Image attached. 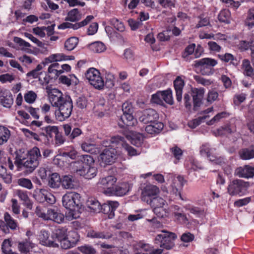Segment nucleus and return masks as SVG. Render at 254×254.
Instances as JSON below:
<instances>
[{
    "label": "nucleus",
    "mask_w": 254,
    "mask_h": 254,
    "mask_svg": "<svg viewBox=\"0 0 254 254\" xmlns=\"http://www.w3.org/2000/svg\"><path fill=\"white\" fill-rule=\"evenodd\" d=\"M47 92L50 102L53 107L56 108L55 111L56 120L63 122L68 119L71 114L73 108L71 97L64 94L56 88L49 90Z\"/></svg>",
    "instance_id": "f257e3e1"
},
{
    "label": "nucleus",
    "mask_w": 254,
    "mask_h": 254,
    "mask_svg": "<svg viewBox=\"0 0 254 254\" xmlns=\"http://www.w3.org/2000/svg\"><path fill=\"white\" fill-rule=\"evenodd\" d=\"M70 165L73 172L85 179H91L94 178L97 173L94 160L89 155L79 156L78 161L72 163Z\"/></svg>",
    "instance_id": "f03ea898"
},
{
    "label": "nucleus",
    "mask_w": 254,
    "mask_h": 254,
    "mask_svg": "<svg viewBox=\"0 0 254 254\" xmlns=\"http://www.w3.org/2000/svg\"><path fill=\"white\" fill-rule=\"evenodd\" d=\"M80 197L79 194L74 192L67 193L63 196V206L68 209L65 215L66 220L71 221L79 217L78 214L74 213V208L78 205Z\"/></svg>",
    "instance_id": "7ed1b4c3"
},
{
    "label": "nucleus",
    "mask_w": 254,
    "mask_h": 254,
    "mask_svg": "<svg viewBox=\"0 0 254 254\" xmlns=\"http://www.w3.org/2000/svg\"><path fill=\"white\" fill-rule=\"evenodd\" d=\"M109 140H104L103 145L105 147H109L103 150L98 158V161L101 166L105 167L108 165H111L115 162L118 153L117 150L114 148L113 144Z\"/></svg>",
    "instance_id": "20e7f679"
},
{
    "label": "nucleus",
    "mask_w": 254,
    "mask_h": 254,
    "mask_svg": "<svg viewBox=\"0 0 254 254\" xmlns=\"http://www.w3.org/2000/svg\"><path fill=\"white\" fill-rule=\"evenodd\" d=\"M162 234H158L155 238L154 243L159 245L160 247L170 250L175 246L174 241L177 239V235L172 232L166 230H161Z\"/></svg>",
    "instance_id": "39448f33"
},
{
    "label": "nucleus",
    "mask_w": 254,
    "mask_h": 254,
    "mask_svg": "<svg viewBox=\"0 0 254 254\" xmlns=\"http://www.w3.org/2000/svg\"><path fill=\"white\" fill-rule=\"evenodd\" d=\"M41 159L40 149L34 147L28 152L26 159L22 162V165L27 169V171L31 173L38 167Z\"/></svg>",
    "instance_id": "423d86ee"
},
{
    "label": "nucleus",
    "mask_w": 254,
    "mask_h": 254,
    "mask_svg": "<svg viewBox=\"0 0 254 254\" xmlns=\"http://www.w3.org/2000/svg\"><path fill=\"white\" fill-rule=\"evenodd\" d=\"M35 213L43 220H51L54 222H62L64 218V215L60 213L57 208L49 209L46 214L41 207L37 206Z\"/></svg>",
    "instance_id": "0eeeda50"
},
{
    "label": "nucleus",
    "mask_w": 254,
    "mask_h": 254,
    "mask_svg": "<svg viewBox=\"0 0 254 254\" xmlns=\"http://www.w3.org/2000/svg\"><path fill=\"white\" fill-rule=\"evenodd\" d=\"M250 185L248 182L243 180L236 179L230 182L228 188V193L232 196L238 195L239 196L246 193Z\"/></svg>",
    "instance_id": "6e6552de"
},
{
    "label": "nucleus",
    "mask_w": 254,
    "mask_h": 254,
    "mask_svg": "<svg viewBox=\"0 0 254 254\" xmlns=\"http://www.w3.org/2000/svg\"><path fill=\"white\" fill-rule=\"evenodd\" d=\"M86 79L95 88L101 90L104 86V81L98 70L95 68H89L85 74Z\"/></svg>",
    "instance_id": "1a4fd4ad"
},
{
    "label": "nucleus",
    "mask_w": 254,
    "mask_h": 254,
    "mask_svg": "<svg viewBox=\"0 0 254 254\" xmlns=\"http://www.w3.org/2000/svg\"><path fill=\"white\" fill-rule=\"evenodd\" d=\"M113 144V146H122L123 148L127 152L129 157H132L139 155L141 154V151L139 149H136L127 143L122 136L117 135L112 137L110 141Z\"/></svg>",
    "instance_id": "9d476101"
},
{
    "label": "nucleus",
    "mask_w": 254,
    "mask_h": 254,
    "mask_svg": "<svg viewBox=\"0 0 254 254\" xmlns=\"http://www.w3.org/2000/svg\"><path fill=\"white\" fill-rule=\"evenodd\" d=\"M215 149L210 147L208 144H205L200 147V153L201 155L206 156L213 164L222 165L225 159L217 156L215 153Z\"/></svg>",
    "instance_id": "9b49d317"
},
{
    "label": "nucleus",
    "mask_w": 254,
    "mask_h": 254,
    "mask_svg": "<svg viewBox=\"0 0 254 254\" xmlns=\"http://www.w3.org/2000/svg\"><path fill=\"white\" fill-rule=\"evenodd\" d=\"M153 208L154 213L158 218H163L167 215L166 211L164 208L166 201L160 197H155L148 203Z\"/></svg>",
    "instance_id": "f8f14e48"
},
{
    "label": "nucleus",
    "mask_w": 254,
    "mask_h": 254,
    "mask_svg": "<svg viewBox=\"0 0 254 254\" xmlns=\"http://www.w3.org/2000/svg\"><path fill=\"white\" fill-rule=\"evenodd\" d=\"M117 178L113 176H108L105 177L101 178L99 179L97 183V187L98 189H101L103 192L108 195L107 191L108 190H113L114 188V184L117 182Z\"/></svg>",
    "instance_id": "ddd939ff"
},
{
    "label": "nucleus",
    "mask_w": 254,
    "mask_h": 254,
    "mask_svg": "<svg viewBox=\"0 0 254 254\" xmlns=\"http://www.w3.org/2000/svg\"><path fill=\"white\" fill-rule=\"evenodd\" d=\"M159 118L158 114L152 109L143 111L138 117L139 121L144 124L153 123L157 122Z\"/></svg>",
    "instance_id": "4468645a"
},
{
    "label": "nucleus",
    "mask_w": 254,
    "mask_h": 254,
    "mask_svg": "<svg viewBox=\"0 0 254 254\" xmlns=\"http://www.w3.org/2000/svg\"><path fill=\"white\" fill-rule=\"evenodd\" d=\"M159 192V189L156 186L148 184L142 190L141 192L142 200L146 203L152 199Z\"/></svg>",
    "instance_id": "2eb2a0df"
},
{
    "label": "nucleus",
    "mask_w": 254,
    "mask_h": 254,
    "mask_svg": "<svg viewBox=\"0 0 254 254\" xmlns=\"http://www.w3.org/2000/svg\"><path fill=\"white\" fill-rule=\"evenodd\" d=\"M119 204L116 201H107L101 207V211L104 213L105 217L113 219L115 216V211L118 207Z\"/></svg>",
    "instance_id": "dca6fc26"
},
{
    "label": "nucleus",
    "mask_w": 254,
    "mask_h": 254,
    "mask_svg": "<svg viewBox=\"0 0 254 254\" xmlns=\"http://www.w3.org/2000/svg\"><path fill=\"white\" fill-rule=\"evenodd\" d=\"M131 188L130 184L124 182L114 186L113 190H108L107 193L108 195L122 196L126 194L130 190Z\"/></svg>",
    "instance_id": "f3484780"
},
{
    "label": "nucleus",
    "mask_w": 254,
    "mask_h": 254,
    "mask_svg": "<svg viewBox=\"0 0 254 254\" xmlns=\"http://www.w3.org/2000/svg\"><path fill=\"white\" fill-rule=\"evenodd\" d=\"M168 181L170 182V186L172 189V191L174 193H177L179 190L181 189L186 182L184 178L181 176L175 177L173 174L168 175Z\"/></svg>",
    "instance_id": "a211bd4d"
},
{
    "label": "nucleus",
    "mask_w": 254,
    "mask_h": 254,
    "mask_svg": "<svg viewBox=\"0 0 254 254\" xmlns=\"http://www.w3.org/2000/svg\"><path fill=\"white\" fill-rule=\"evenodd\" d=\"M234 175L240 178H252L254 176V167L247 165L238 167L235 170Z\"/></svg>",
    "instance_id": "6ab92c4d"
},
{
    "label": "nucleus",
    "mask_w": 254,
    "mask_h": 254,
    "mask_svg": "<svg viewBox=\"0 0 254 254\" xmlns=\"http://www.w3.org/2000/svg\"><path fill=\"white\" fill-rule=\"evenodd\" d=\"M126 136L132 145L137 147L141 146L143 144V137L142 135L139 133L133 131H129L126 133Z\"/></svg>",
    "instance_id": "aec40b11"
},
{
    "label": "nucleus",
    "mask_w": 254,
    "mask_h": 254,
    "mask_svg": "<svg viewBox=\"0 0 254 254\" xmlns=\"http://www.w3.org/2000/svg\"><path fill=\"white\" fill-rule=\"evenodd\" d=\"M72 56H65L62 53L52 54L46 58L43 62V64H47L54 62H61L71 60Z\"/></svg>",
    "instance_id": "412c9836"
},
{
    "label": "nucleus",
    "mask_w": 254,
    "mask_h": 254,
    "mask_svg": "<svg viewBox=\"0 0 254 254\" xmlns=\"http://www.w3.org/2000/svg\"><path fill=\"white\" fill-rule=\"evenodd\" d=\"M213 112V108H209L202 112V116L197 119L192 120L188 123L189 126L192 128H194L199 126L202 121L209 117V114Z\"/></svg>",
    "instance_id": "4be33fe9"
},
{
    "label": "nucleus",
    "mask_w": 254,
    "mask_h": 254,
    "mask_svg": "<svg viewBox=\"0 0 254 254\" xmlns=\"http://www.w3.org/2000/svg\"><path fill=\"white\" fill-rule=\"evenodd\" d=\"M184 85V81L180 76H178L174 81L176 99L178 102H180L182 100L183 89Z\"/></svg>",
    "instance_id": "5701e85b"
},
{
    "label": "nucleus",
    "mask_w": 254,
    "mask_h": 254,
    "mask_svg": "<svg viewBox=\"0 0 254 254\" xmlns=\"http://www.w3.org/2000/svg\"><path fill=\"white\" fill-rule=\"evenodd\" d=\"M145 128L146 132L148 134H155L159 133L163 128L164 125L158 120L153 123L148 124Z\"/></svg>",
    "instance_id": "b1692460"
},
{
    "label": "nucleus",
    "mask_w": 254,
    "mask_h": 254,
    "mask_svg": "<svg viewBox=\"0 0 254 254\" xmlns=\"http://www.w3.org/2000/svg\"><path fill=\"white\" fill-rule=\"evenodd\" d=\"M49 234L46 231H41L39 235V240L40 243L46 246L57 248L59 245L54 241L49 240Z\"/></svg>",
    "instance_id": "393cba45"
},
{
    "label": "nucleus",
    "mask_w": 254,
    "mask_h": 254,
    "mask_svg": "<svg viewBox=\"0 0 254 254\" xmlns=\"http://www.w3.org/2000/svg\"><path fill=\"white\" fill-rule=\"evenodd\" d=\"M204 90L203 88H192L191 96L194 107L199 106L203 97Z\"/></svg>",
    "instance_id": "a878e982"
},
{
    "label": "nucleus",
    "mask_w": 254,
    "mask_h": 254,
    "mask_svg": "<svg viewBox=\"0 0 254 254\" xmlns=\"http://www.w3.org/2000/svg\"><path fill=\"white\" fill-rule=\"evenodd\" d=\"M61 184L65 189H72L76 187V182L71 175H64L61 178Z\"/></svg>",
    "instance_id": "bb28decb"
},
{
    "label": "nucleus",
    "mask_w": 254,
    "mask_h": 254,
    "mask_svg": "<svg viewBox=\"0 0 254 254\" xmlns=\"http://www.w3.org/2000/svg\"><path fill=\"white\" fill-rule=\"evenodd\" d=\"M0 103L5 108H10L13 104V99L11 93L9 91H5L0 96Z\"/></svg>",
    "instance_id": "cd10ccee"
},
{
    "label": "nucleus",
    "mask_w": 254,
    "mask_h": 254,
    "mask_svg": "<svg viewBox=\"0 0 254 254\" xmlns=\"http://www.w3.org/2000/svg\"><path fill=\"white\" fill-rule=\"evenodd\" d=\"M86 205L91 211L93 212H100L101 205L100 202L94 198H89L87 200Z\"/></svg>",
    "instance_id": "c85d7f7f"
},
{
    "label": "nucleus",
    "mask_w": 254,
    "mask_h": 254,
    "mask_svg": "<svg viewBox=\"0 0 254 254\" xmlns=\"http://www.w3.org/2000/svg\"><path fill=\"white\" fill-rule=\"evenodd\" d=\"M242 66L244 74L245 75L254 78V70L250 61L247 59L244 60L242 62Z\"/></svg>",
    "instance_id": "c756f323"
},
{
    "label": "nucleus",
    "mask_w": 254,
    "mask_h": 254,
    "mask_svg": "<svg viewBox=\"0 0 254 254\" xmlns=\"http://www.w3.org/2000/svg\"><path fill=\"white\" fill-rule=\"evenodd\" d=\"M240 158L243 160H250L254 158V145L242 149L239 152Z\"/></svg>",
    "instance_id": "7c9ffc66"
},
{
    "label": "nucleus",
    "mask_w": 254,
    "mask_h": 254,
    "mask_svg": "<svg viewBox=\"0 0 254 254\" xmlns=\"http://www.w3.org/2000/svg\"><path fill=\"white\" fill-rule=\"evenodd\" d=\"M61 65L57 63H54L50 65L48 67V73L52 78H56L60 75L62 74V70H60Z\"/></svg>",
    "instance_id": "2f4dec72"
},
{
    "label": "nucleus",
    "mask_w": 254,
    "mask_h": 254,
    "mask_svg": "<svg viewBox=\"0 0 254 254\" xmlns=\"http://www.w3.org/2000/svg\"><path fill=\"white\" fill-rule=\"evenodd\" d=\"M81 147L83 151L91 154H97L99 152V149L93 143L84 142L81 144Z\"/></svg>",
    "instance_id": "473e14b6"
},
{
    "label": "nucleus",
    "mask_w": 254,
    "mask_h": 254,
    "mask_svg": "<svg viewBox=\"0 0 254 254\" xmlns=\"http://www.w3.org/2000/svg\"><path fill=\"white\" fill-rule=\"evenodd\" d=\"M10 135V131L6 127L0 126V145L6 143Z\"/></svg>",
    "instance_id": "72a5a7b5"
},
{
    "label": "nucleus",
    "mask_w": 254,
    "mask_h": 254,
    "mask_svg": "<svg viewBox=\"0 0 254 254\" xmlns=\"http://www.w3.org/2000/svg\"><path fill=\"white\" fill-rule=\"evenodd\" d=\"M34 247V244L30 241L29 238L18 244V248L22 253H27Z\"/></svg>",
    "instance_id": "f704fd0d"
},
{
    "label": "nucleus",
    "mask_w": 254,
    "mask_h": 254,
    "mask_svg": "<svg viewBox=\"0 0 254 254\" xmlns=\"http://www.w3.org/2000/svg\"><path fill=\"white\" fill-rule=\"evenodd\" d=\"M112 234L109 233L105 234L104 232H96L94 230H90L88 232L87 237L91 238H99L108 239L111 238Z\"/></svg>",
    "instance_id": "c9c22d12"
},
{
    "label": "nucleus",
    "mask_w": 254,
    "mask_h": 254,
    "mask_svg": "<svg viewBox=\"0 0 254 254\" xmlns=\"http://www.w3.org/2000/svg\"><path fill=\"white\" fill-rule=\"evenodd\" d=\"M88 47L91 51L96 53L103 52L106 49L105 44L100 41H96L90 44Z\"/></svg>",
    "instance_id": "e433bc0d"
},
{
    "label": "nucleus",
    "mask_w": 254,
    "mask_h": 254,
    "mask_svg": "<svg viewBox=\"0 0 254 254\" xmlns=\"http://www.w3.org/2000/svg\"><path fill=\"white\" fill-rule=\"evenodd\" d=\"M172 208L174 211V217L176 220L182 222L188 221L189 220L187 215L183 212L180 207L177 205H174L173 206Z\"/></svg>",
    "instance_id": "4c0bfd02"
},
{
    "label": "nucleus",
    "mask_w": 254,
    "mask_h": 254,
    "mask_svg": "<svg viewBox=\"0 0 254 254\" xmlns=\"http://www.w3.org/2000/svg\"><path fill=\"white\" fill-rule=\"evenodd\" d=\"M61 178L57 173L51 175L49 180V185L52 188H58L61 185Z\"/></svg>",
    "instance_id": "58836bf2"
},
{
    "label": "nucleus",
    "mask_w": 254,
    "mask_h": 254,
    "mask_svg": "<svg viewBox=\"0 0 254 254\" xmlns=\"http://www.w3.org/2000/svg\"><path fill=\"white\" fill-rule=\"evenodd\" d=\"M121 119L124 124L128 127L134 126L137 124V120L134 118L132 113L123 114Z\"/></svg>",
    "instance_id": "ea45409f"
},
{
    "label": "nucleus",
    "mask_w": 254,
    "mask_h": 254,
    "mask_svg": "<svg viewBox=\"0 0 254 254\" xmlns=\"http://www.w3.org/2000/svg\"><path fill=\"white\" fill-rule=\"evenodd\" d=\"M236 131L234 126L228 125L225 127H221L214 132L216 136H221L232 133Z\"/></svg>",
    "instance_id": "a19ab883"
},
{
    "label": "nucleus",
    "mask_w": 254,
    "mask_h": 254,
    "mask_svg": "<svg viewBox=\"0 0 254 254\" xmlns=\"http://www.w3.org/2000/svg\"><path fill=\"white\" fill-rule=\"evenodd\" d=\"M147 212L146 210H141L136 212L135 214L128 215L127 220L129 221L139 220L142 218H146Z\"/></svg>",
    "instance_id": "79ce46f5"
},
{
    "label": "nucleus",
    "mask_w": 254,
    "mask_h": 254,
    "mask_svg": "<svg viewBox=\"0 0 254 254\" xmlns=\"http://www.w3.org/2000/svg\"><path fill=\"white\" fill-rule=\"evenodd\" d=\"M78 43V39L72 37L66 40L64 43V48L67 51H72L75 49Z\"/></svg>",
    "instance_id": "37998d69"
},
{
    "label": "nucleus",
    "mask_w": 254,
    "mask_h": 254,
    "mask_svg": "<svg viewBox=\"0 0 254 254\" xmlns=\"http://www.w3.org/2000/svg\"><path fill=\"white\" fill-rule=\"evenodd\" d=\"M47 190L45 189H36L33 193V197L39 202L45 201Z\"/></svg>",
    "instance_id": "c03bdc74"
},
{
    "label": "nucleus",
    "mask_w": 254,
    "mask_h": 254,
    "mask_svg": "<svg viewBox=\"0 0 254 254\" xmlns=\"http://www.w3.org/2000/svg\"><path fill=\"white\" fill-rule=\"evenodd\" d=\"M163 102H165L167 104L172 105L174 104L172 91L171 89L162 91Z\"/></svg>",
    "instance_id": "a18cd8bd"
},
{
    "label": "nucleus",
    "mask_w": 254,
    "mask_h": 254,
    "mask_svg": "<svg viewBox=\"0 0 254 254\" xmlns=\"http://www.w3.org/2000/svg\"><path fill=\"white\" fill-rule=\"evenodd\" d=\"M15 194L21 200L23 201L25 203L28 207H31V203L30 202L29 197L27 194L26 191L22 190H16L15 191Z\"/></svg>",
    "instance_id": "49530a36"
},
{
    "label": "nucleus",
    "mask_w": 254,
    "mask_h": 254,
    "mask_svg": "<svg viewBox=\"0 0 254 254\" xmlns=\"http://www.w3.org/2000/svg\"><path fill=\"white\" fill-rule=\"evenodd\" d=\"M186 209L189 210L190 212L196 217H200L204 215V210L201 208L187 205L185 206Z\"/></svg>",
    "instance_id": "de8ad7c7"
},
{
    "label": "nucleus",
    "mask_w": 254,
    "mask_h": 254,
    "mask_svg": "<svg viewBox=\"0 0 254 254\" xmlns=\"http://www.w3.org/2000/svg\"><path fill=\"white\" fill-rule=\"evenodd\" d=\"M217 64L215 60L211 58H203L196 61V64H202L208 66L213 67Z\"/></svg>",
    "instance_id": "09e8293b"
},
{
    "label": "nucleus",
    "mask_w": 254,
    "mask_h": 254,
    "mask_svg": "<svg viewBox=\"0 0 254 254\" xmlns=\"http://www.w3.org/2000/svg\"><path fill=\"white\" fill-rule=\"evenodd\" d=\"M218 17L220 21L229 23L230 22V12L228 9H223L220 11Z\"/></svg>",
    "instance_id": "8fccbe9b"
},
{
    "label": "nucleus",
    "mask_w": 254,
    "mask_h": 254,
    "mask_svg": "<svg viewBox=\"0 0 254 254\" xmlns=\"http://www.w3.org/2000/svg\"><path fill=\"white\" fill-rule=\"evenodd\" d=\"M80 14L77 9L74 8L68 12L66 20L72 22L77 21L80 18Z\"/></svg>",
    "instance_id": "3c124183"
},
{
    "label": "nucleus",
    "mask_w": 254,
    "mask_h": 254,
    "mask_svg": "<svg viewBox=\"0 0 254 254\" xmlns=\"http://www.w3.org/2000/svg\"><path fill=\"white\" fill-rule=\"evenodd\" d=\"M220 59L225 62H230L231 64L236 65L238 64L237 60L235 59L233 55L229 53L219 55Z\"/></svg>",
    "instance_id": "603ef678"
},
{
    "label": "nucleus",
    "mask_w": 254,
    "mask_h": 254,
    "mask_svg": "<svg viewBox=\"0 0 254 254\" xmlns=\"http://www.w3.org/2000/svg\"><path fill=\"white\" fill-rule=\"evenodd\" d=\"M47 137L48 141L45 143L47 144L50 143L49 137L52 138L53 135H56L59 132L58 127L57 126H48L46 127Z\"/></svg>",
    "instance_id": "864d4df0"
},
{
    "label": "nucleus",
    "mask_w": 254,
    "mask_h": 254,
    "mask_svg": "<svg viewBox=\"0 0 254 254\" xmlns=\"http://www.w3.org/2000/svg\"><path fill=\"white\" fill-rule=\"evenodd\" d=\"M77 249L83 254H96V250L92 246L88 245L78 247Z\"/></svg>",
    "instance_id": "5fc2aeb1"
},
{
    "label": "nucleus",
    "mask_w": 254,
    "mask_h": 254,
    "mask_svg": "<svg viewBox=\"0 0 254 254\" xmlns=\"http://www.w3.org/2000/svg\"><path fill=\"white\" fill-rule=\"evenodd\" d=\"M111 24L118 31L123 32L125 30L124 23L117 18H114L110 20Z\"/></svg>",
    "instance_id": "6e6d98bb"
},
{
    "label": "nucleus",
    "mask_w": 254,
    "mask_h": 254,
    "mask_svg": "<svg viewBox=\"0 0 254 254\" xmlns=\"http://www.w3.org/2000/svg\"><path fill=\"white\" fill-rule=\"evenodd\" d=\"M186 168L189 170L196 171L198 169L201 168V165L196 160L190 159L185 164Z\"/></svg>",
    "instance_id": "4d7b16f0"
},
{
    "label": "nucleus",
    "mask_w": 254,
    "mask_h": 254,
    "mask_svg": "<svg viewBox=\"0 0 254 254\" xmlns=\"http://www.w3.org/2000/svg\"><path fill=\"white\" fill-rule=\"evenodd\" d=\"M58 241L60 242L62 240L67 238V231L65 228L57 229L54 233Z\"/></svg>",
    "instance_id": "13d9d810"
},
{
    "label": "nucleus",
    "mask_w": 254,
    "mask_h": 254,
    "mask_svg": "<svg viewBox=\"0 0 254 254\" xmlns=\"http://www.w3.org/2000/svg\"><path fill=\"white\" fill-rule=\"evenodd\" d=\"M229 116V114L226 112H223L217 114L211 120L207 122L208 125H212L218 122L221 119L227 118Z\"/></svg>",
    "instance_id": "bf43d9fd"
},
{
    "label": "nucleus",
    "mask_w": 254,
    "mask_h": 254,
    "mask_svg": "<svg viewBox=\"0 0 254 254\" xmlns=\"http://www.w3.org/2000/svg\"><path fill=\"white\" fill-rule=\"evenodd\" d=\"M37 97V96L35 92L33 91H29L24 94V98L25 102L27 103L32 104L35 101Z\"/></svg>",
    "instance_id": "052dcab7"
},
{
    "label": "nucleus",
    "mask_w": 254,
    "mask_h": 254,
    "mask_svg": "<svg viewBox=\"0 0 254 254\" xmlns=\"http://www.w3.org/2000/svg\"><path fill=\"white\" fill-rule=\"evenodd\" d=\"M17 183L20 186L28 190L32 189L33 187L31 180L26 178H20L18 179Z\"/></svg>",
    "instance_id": "680f3d73"
},
{
    "label": "nucleus",
    "mask_w": 254,
    "mask_h": 254,
    "mask_svg": "<svg viewBox=\"0 0 254 254\" xmlns=\"http://www.w3.org/2000/svg\"><path fill=\"white\" fill-rule=\"evenodd\" d=\"M162 97V91H159L152 95L151 101L152 103L162 105L164 104V103L163 102Z\"/></svg>",
    "instance_id": "e2e57ef3"
},
{
    "label": "nucleus",
    "mask_w": 254,
    "mask_h": 254,
    "mask_svg": "<svg viewBox=\"0 0 254 254\" xmlns=\"http://www.w3.org/2000/svg\"><path fill=\"white\" fill-rule=\"evenodd\" d=\"M67 238L69 239L75 246L79 241V236L75 230L67 232Z\"/></svg>",
    "instance_id": "0e129e2a"
},
{
    "label": "nucleus",
    "mask_w": 254,
    "mask_h": 254,
    "mask_svg": "<svg viewBox=\"0 0 254 254\" xmlns=\"http://www.w3.org/2000/svg\"><path fill=\"white\" fill-rule=\"evenodd\" d=\"M199 67L200 72L202 75H210L213 74L212 67L204 65L202 64H196Z\"/></svg>",
    "instance_id": "69168bd1"
},
{
    "label": "nucleus",
    "mask_w": 254,
    "mask_h": 254,
    "mask_svg": "<svg viewBox=\"0 0 254 254\" xmlns=\"http://www.w3.org/2000/svg\"><path fill=\"white\" fill-rule=\"evenodd\" d=\"M59 242L60 243L61 248L63 249H69L75 246L73 244V242H71L67 238L62 240Z\"/></svg>",
    "instance_id": "338daca9"
},
{
    "label": "nucleus",
    "mask_w": 254,
    "mask_h": 254,
    "mask_svg": "<svg viewBox=\"0 0 254 254\" xmlns=\"http://www.w3.org/2000/svg\"><path fill=\"white\" fill-rule=\"evenodd\" d=\"M127 23L131 30L133 31L137 30L142 24L140 21L136 20L132 18L128 19Z\"/></svg>",
    "instance_id": "774afa93"
}]
</instances>
